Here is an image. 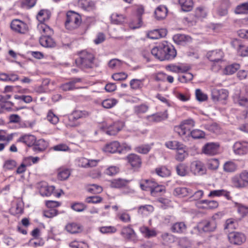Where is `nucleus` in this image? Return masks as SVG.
<instances>
[{
    "mask_svg": "<svg viewBox=\"0 0 248 248\" xmlns=\"http://www.w3.org/2000/svg\"><path fill=\"white\" fill-rule=\"evenodd\" d=\"M171 150H176L175 158L178 161H183L188 155L185 146L177 141H171Z\"/></svg>",
    "mask_w": 248,
    "mask_h": 248,
    "instance_id": "obj_6",
    "label": "nucleus"
},
{
    "mask_svg": "<svg viewBox=\"0 0 248 248\" xmlns=\"http://www.w3.org/2000/svg\"><path fill=\"white\" fill-rule=\"evenodd\" d=\"M237 211L242 217H244L248 215V206L242 204H237Z\"/></svg>",
    "mask_w": 248,
    "mask_h": 248,
    "instance_id": "obj_56",
    "label": "nucleus"
},
{
    "mask_svg": "<svg viewBox=\"0 0 248 248\" xmlns=\"http://www.w3.org/2000/svg\"><path fill=\"white\" fill-rule=\"evenodd\" d=\"M232 184L236 188H243L248 186V171H242L238 176L232 178Z\"/></svg>",
    "mask_w": 248,
    "mask_h": 248,
    "instance_id": "obj_7",
    "label": "nucleus"
},
{
    "mask_svg": "<svg viewBox=\"0 0 248 248\" xmlns=\"http://www.w3.org/2000/svg\"><path fill=\"white\" fill-rule=\"evenodd\" d=\"M148 107L145 104L137 105L134 107L135 112L137 114H141L145 113L148 109Z\"/></svg>",
    "mask_w": 248,
    "mask_h": 248,
    "instance_id": "obj_57",
    "label": "nucleus"
},
{
    "mask_svg": "<svg viewBox=\"0 0 248 248\" xmlns=\"http://www.w3.org/2000/svg\"><path fill=\"white\" fill-rule=\"evenodd\" d=\"M65 229L67 232L71 233H79L81 232V226L75 223H71L67 224Z\"/></svg>",
    "mask_w": 248,
    "mask_h": 248,
    "instance_id": "obj_35",
    "label": "nucleus"
},
{
    "mask_svg": "<svg viewBox=\"0 0 248 248\" xmlns=\"http://www.w3.org/2000/svg\"><path fill=\"white\" fill-rule=\"evenodd\" d=\"M10 27L13 31L20 34H25L29 30L28 25L18 19H13L11 21Z\"/></svg>",
    "mask_w": 248,
    "mask_h": 248,
    "instance_id": "obj_8",
    "label": "nucleus"
},
{
    "mask_svg": "<svg viewBox=\"0 0 248 248\" xmlns=\"http://www.w3.org/2000/svg\"><path fill=\"white\" fill-rule=\"evenodd\" d=\"M122 64V62L117 59L111 60L108 63V66L111 68H119Z\"/></svg>",
    "mask_w": 248,
    "mask_h": 248,
    "instance_id": "obj_62",
    "label": "nucleus"
},
{
    "mask_svg": "<svg viewBox=\"0 0 248 248\" xmlns=\"http://www.w3.org/2000/svg\"><path fill=\"white\" fill-rule=\"evenodd\" d=\"M207 166L210 170H216L219 166V161L215 158L211 159L208 160Z\"/></svg>",
    "mask_w": 248,
    "mask_h": 248,
    "instance_id": "obj_60",
    "label": "nucleus"
},
{
    "mask_svg": "<svg viewBox=\"0 0 248 248\" xmlns=\"http://www.w3.org/2000/svg\"><path fill=\"white\" fill-rule=\"evenodd\" d=\"M127 183V181L124 179H114L111 182L110 186L113 188H119L126 186Z\"/></svg>",
    "mask_w": 248,
    "mask_h": 248,
    "instance_id": "obj_43",
    "label": "nucleus"
},
{
    "mask_svg": "<svg viewBox=\"0 0 248 248\" xmlns=\"http://www.w3.org/2000/svg\"><path fill=\"white\" fill-rule=\"evenodd\" d=\"M168 10L164 6L160 5L156 8L155 11V18L157 20H162L167 16Z\"/></svg>",
    "mask_w": 248,
    "mask_h": 248,
    "instance_id": "obj_23",
    "label": "nucleus"
},
{
    "mask_svg": "<svg viewBox=\"0 0 248 248\" xmlns=\"http://www.w3.org/2000/svg\"><path fill=\"white\" fill-rule=\"evenodd\" d=\"M110 18L111 22L114 24H121L124 20V16L123 15L118 14L116 13L112 14Z\"/></svg>",
    "mask_w": 248,
    "mask_h": 248,
    "instance_id": "obj_39",
    "label": "nucleus"
},
{
    "mask_svg": "<svg viewBox=\"0 0 248 248\" xmlns=\"http://www.w3.org/2000/svg\"><path fill=\"white\" fill-rule=\"evenodd\" d=\"M189 68V66L183 65L178 66L171 65V71L178 73H184L183 75L179 76L178 78V80L182 83H185L192 79L193 75L190 73L187 72Z\"/></svg>",
    "mask_w": 248,
    "mask_h": 248,
    "instance_id": "obj_4",
    "label": "nucleus"
},
{
    "mask_svg": "<svg viewBox=\"0 0 248 248\" xmlns=\"http://www.w3.org/2000/svg\"><path fill=\"white\" fill-rule=\"evenodd\" d=\"M50 16V13L48 10H41L37 15V19L39 22H40V23H41L46 20L48 19Z\"/></svg>",
    "mask_w": 248,
    "mask_h": 248,
    "instance_id": "obj_38",
    "label": "nucleus"
},
{
    "mask_svg": "<svg viewBox=\"0 0 248 248\" xmlns=\"http://www.w3.org/2000/svg\"><path fill=\"white\" fill-rule=\"evenodd\" d=\"M46 118L48 121L53 124H56L59 121V118L50 110L48 111Z\"/></svg>",
    "mask_w": 248,
    "mask_h": 248,
    "instance_id": "obj_55",
    "label": "nucleus"
},
{
    "mask_svg": "<svg viewBox=\"0 0 248 248\" xmlns=\"http://www.w3.org/2000/svg\"><path fill=\"white\" fill-rule=\"evenodd\" d=\"M154 210V208L151 205H141L139 207L138 212L139 214L142 215H147L152 213Z\"/></svg>",
    "mask_w": 248,
    "mask_h": 248,
    "instance_id": "obj_40",
    "label": "nucleus"
},
{
    "mask_svg": "<svg viewBox=\"0 0 248 248\" xmlns=\"http://www.w3.org/2000/svg\"><path fill=\"white\" fill-rule=\"evenodd\" d=\"M140 231L141 233L147 238H150L156 235V232L155 230H150L148 227L146 226L140 227Z\"/></svg>",
    "mask_w": 248,
    "mask_h": 248,
    "instance_id": "obj_34",
    "label": "nucleus"
},
{
    "mask_svg": "<svg viewBox=\"0 0 248 248\" xmlns=\"http://www.w3.org/2000/svg\"><path fill=\"white\" fill-rule=\"evenodd\" d=\"M228 93L225 89H213L211 92V98L214 102L224 101L228 97Z\"/></svg>",
    "mask_w": 248,
    "mask_h": 248,
    "instance_id": "obj_12",
    "label": "nucleus"
},
{
    "mask_svg": "<svg viewBox=\"0 0 248 248\" xmlns=\"http://www.w3.org/2000/svg\"><path fill=\"white\" fill-rule=\"evenodd\" d=\"M58 214V211L55 208H50L44 211V216L47 218H52L56 216Z\"/></svg>",
    "mask_w": 248,
    "mask_h": 248,
    "instance_id": "obj_59",
    "label": "nucleus"
},
{
    "mask_svg": "<svg viewBox=\"0 0 248 248\" xmlns=\"http://www.w3.org/2000/svg\"><path fill=\"white\" fill-rule=\"evenodd\" d=\"M81 17L76 12L72 11L67 12L65 21V27L68 30L77 29L81 24Z\"/></svg>",
    "mask_w": 248,
    "mask_h": 248,
    "instance_id": "obj_2",
    "label": "nucleus"
},
{
    "mask_svg": "<svg viewBox=\"0 0 248 248\" xmlns=\"http://www.w3.org/2000/svg\"><path fill=\"white\" fill-rule=\"evenodd\" d=\"M121 234L127 241L135 242L137 240V235L130 225L123 227Z\"/></svg>",
    "mask_w": 248,
    "mask_h": 248,
    "instance_id": "obj_10",
    "label": "nucleus"
},
{
    "mask_svg": "<svg viewBox=\"0 0 248 248\" xmlns=\"http://www.w3.org/2000/svg\"><path fill=\"white\" fill-rule=\"evenodd\" d=\"M198 228L205 232H213L217 228V223L213 219L203 220L199 222Z\"/></svg>",
    "mask_w": 248,
    "mask_h": 248,
    "instance_id": "obj_9",
    "label": "nucleus"
},
{
    "mask_svg": "<svg viewBox=\"0 0 248 248\" xmlns=\"http://www.w3.org/2000/svg\"><path fill=\"white\" fill-rule=\"evenodd\" d=\"M228 237L231 243L237 245H241L246 239L243 233L236 232L229 233Z\"/></svg>",
    "mask_w": 248,
    "mask_h": 248,
    "instance_id": "obj_11",
    "label": "nucleus"
},
{
    "mask_svg": "<svg viewBox=\"0 0 248 248\" xmlns=\"http://www.w3.org/2000/svg\"><path fill=\"white\" fill-rule=\"evenodd\" d=\"M164 190V187L162 186L159 185L155 183V185L153 189L152 190L151 194L153 196L156 197L159 195L158 193L163 192Z\"/></svg>",
    "mask_w": 248,
    "mask_h": 248,
    "instance_id": "obj_54",
    "label": "nucleus"
},
{
    "mask_svg": "<svg viewBox=\"0 0 248 248\" xmlns=\"http://www.w3.org/2000/svg\"><path fill=\"white\" fill-rule=\"evenodd\" d=\"M233 149L235 154H246L248 153V143L245 141L236 142L233 146Z\"/></svg>",
    "mask_w": 248,
    "mask_h": 248,
    "instance_id": "obj_14",
    "label": "nucleus"
},
{
    "mask_svg": "<svg viewBox=\"0 0 248 248\" xmlns=\"http://www.w3.org/2000/svg\"><path fill=\"white\" fill-rule=\"evenodd\" d=\"M155 171L158 175L163 177L169 176L170 174V170L165 166L156 168Z\"/></svg>",
    "mask_w": 248,
    "mask_h": 248,
    "instance_id": "obj_50",
    "label": "nucleus"
},
{
    "mask_svg": "<svg viewBox=\"0 0 248 248\" xmlns=\"http://www.w3.org/2000/svg\"><path fill=\"white\" fill-rule=\"evenodd\" d=\"M47 146V143L43 139H40L34 143L32 149L35 152H42Z\"/></svg>",
    "mask_w": 248,
    "mask_h": 248,
    "instance_id": "obj_29",
    "label": "nucleus"
},
{
    "mask_svg": "<svg viewBox=\"0 0 248 248\" xmlns=\"http://www.w3.org/2000/svg\"><path fill=\"white\" fill-rule=\"evenodd\" d=\"M190 194H191L192 193L186 187H177L174 189L173 191L174 195L182 197L188 196Z\"/></svg>",
    "mask_w": 248,
    "mask_h": 248,
    "instance_id": "obj_36",
    "label": "nucleus"
},
{
    "mask_svg": "<svg viewBox=\"0 0 248 248\" xmlns=\"http://www.w3.org/2000/svg\"><path fill=\"white\" fill-rule=\"evenodd\" d=\"M18 141L22 142L28 146H33L36 141V138L35 136L31 135H24L20 137Z\"/></svg>",
    "mask_w": 248,
    "mask_h": 248,
    "instance_id": "obj_26",
    "label": "nucleus"
},
{
    "mask_svg": "<svg viewBox=\"0 0 248 248\" xmlns=\"http://www.w3.org/2000/svg\"><path fill=\"white\" fill-rule=\"evenodd\" d=\"M128 162L133 167H139L141 163L140 157L135 154H131L128 155L127 157Z\"/></svg>",
    "mask_w": 248,
    "mask_h": 248,
    "instance_id": "obj_21",
    "label": "nucleus"
},
{
    "mask_svg": "<svg viewBox=\"0 0 248 248\" xmlns=\"http://www.w3.org/2000/svg\"><path fill=\"white\" fill-rule=\"evenodd\" d=\"M206 57L211 62H218L222 61L224 53L220 49L211 50L207 53Z\"/></svg>",
    "mask_w": 248,
    "mask_h": 248,
    "instance_id": "obj_15",
    "label": "nucleus"
},
{
    "mask_svg": "<svg viewBox=\"0 0 248 248\" xmlns=\"http://www.w3.org/2000/svg\"><path fill=\"white\" fill-rule=\"evenodd\" d=\"M54 190V186H48L46 183H43L40 186L39 192L43 196H49L51 195Z\"/></svg>",
    "mask_w": 248,
    "mask_h": 248,
    "instance_id": "obj_22",
    "label": "nucleus"
},
{
    "mask_svg": "<svg viewBox=\"0 0 248 248\" xmlns=\"http://www.w3.org/2000/svg\"><path fill=\"white\" fill-rule=\"evenodd\" d=\"M195 95L196 99L200 102L204 101L207 99V95L203 93L199 89L196 90Z\"/></svg>",
    "mask_w": 248,
    "mask_h": 248,
    "instance_id": "obj_61",
    "label": "nucleus"
},
{
    "mask_svg": "<svg viewBox=\"0 0 248 248\" xmlns=\"http://www.w3.org/2000/svg\"><path fill=\"white\" fill-rule=\"evenodd\" d=\"M16 166V162L14 160L9 159L5 161L3 169L5 170H13Z\"/></svg>",
    "mask_w": 248,
    "mask_h": 248,
    "instance_id": "obj_51",
    "label": "nucleus"
},
{
    "mask_svg": "<svg viewBox=\"0 0 248 248\" xmlns=\"http://www.w3.org/2000/svg\"><path fill=\"white\" fill-rule=\"evenodd\" d=\"M167 31L166 29H155L149 31L146 34V36L151 39L155 40L165 37L167 35Z\"/></svg>",
    "mask_w": 248,
    "mask_h": 248,
    "instance_id": "obj_17",
    "label": "nucleus"
},
{
    "mask_svg": "<svg viewBox=\"0 0 248 248\" xmlns=\"http://www.w3.org/2000/svg\"><path fill=\"white\" fill-rule=\"evenodd\" d=\"M187 36L185 34H177L173 36V41L177 44L180 45L187 40Z\"/></svg>",
    "mask_w": 248,
    "mask_h": 248,
    "instance_id": "obj_52",
    "label": "nucleus"
},
{
    "mask_svg": "<svg viewBox=\"0 0 248 248\" xmlns=\"http://www.w3.org/2000/svg\"><path fill=\"white\" fill-rule=\"evenodd\" d=\"M237 169V165L232 161L226 162L223 166L224 170L226 172H232L234 171Z\"/></svg>",
    "mask_w": 248,
    "mask_h": 248,
    "instance_id": "obj_45",
    "label": "nucleus"
},
{
    "mask_svg": "<svg viewBox=\"0 0 248 248\" xmlns=\"http://www.w3.org/2000/svg\"><path fill=\"white\" fill-rule=\"evenodd\" d=\"M235 100L239 105L248 107V92L245 93H241L236 96Z\"/></svg>",
    "mask_w": 248,
    "mask_h": 248,
    "instance_id": "obj_27",
    "label": "nucleus"
},
{
    "mask_svg": "<svg viewBox=\"0 0 248 248\" xmlns=\"http://www.w3.org/2000/svg\"><path fill=\"white\" fill-rule=\"evenodd\" d=\"M117 103L115 99H107L102 102V106L105 108H110L114 106Z\"/></svg>",
    "mask_w": 248,
    "mask_h": 248,
    "instance_id": "obj_47",
    "label": "nucleus"
},
{
    "mask_svg": "<svg viewBox=\"0 0 248 248\" xmlns=\"http://www.w3.org/2000/svg\"><path fill=\"white\" fill-rule=\"evenodd\" d=\"M82 7L87 11L93 10L95 7V3L92 0H81Z\"/></svg>",
    "mask_w": 248,
    "mask_h": 248,
    "instance_id": "obj_42",
    "label": "nucleus"
},
{
    "mask_svg": "<svg viewBox=\"0 0 248 248\" xmlns=\"http://www.w3.org/2000/svg\"><path fill=\"white\" fill-rule=\"evenodd\" d=\"M240 68V65L238 63H233L227 66L224 71L225 74L232 75L234 73Z\"/></svg>",
    "mask_w": 248,
    "mask_h": 248,
    "instance_id": "obj_41",
    "label": "nucleus"
},
{
    "mask_svg": "<svg viewBox=\"0 0 248 248\" xmlns=\"http://www.w3.org/2000/svg\"><path fill=\"white\" fill-rule=\"evenodd\" d=\"M143 79H133L130 82L131 88L134 90L140 89L143 86Z\"/></svg>",
    "mask_w": 248,
    "mask_h": 248,
    "instance_id": "obj_46",
    "label": "nucleus"
},
{
    "mask_svg": "<svg viewBox=\"0 0 248 248\" xmlns=\"http://www.w3.org/2000/svg\"><path fill=\"white\" fill-rule=\"evenodd\" d=\"M155 182L152 180H143L140 183V187L143 190L149 191L150 193L153 188Z\"/></svg>",
    "mask_w": 248,
    "mask_h": 248,
    "instance_id": "obj_28",
    "label": "nucleus"
},
{
    "mask_svg": "<svg viewBox=\"0 0 248 248\" xmlns=\"http://www.w3.org/2000/svg\"><path fill=\"white\" fill-rule=\"evenodd\" d=\"M219 147L217 143L209 142L203 146L202 151L206 155H213L218 153Z\"/></svg>",
    "mask_w": 248,
    "mask_h": 248,
    "instance_id": "obj_13",
    "label": "nucleus"
},
{
    "mask_svg": "<svg viewBox=\"0 0 248 248\" xmlns=\"http://www.w3.org/2000/svg\"><path fill=\"white\" fill-rule=\"evenodd\" d=\"M186 226L183 222H176L171 226V231L179 233H184L186 231Z\"/></svg>",
    "mask_w": 248,
    "mask_h": 248,
    "instance_id": "obj_33",
    "label": "nucleus"
},
{
    "mask_svg": "<svg viewBox=\"0 0 248 248\" xmlns=\"http://www.w3.org/2000/svg\"><path fill=\"white\" fill-rule=\"evenodd\" d=\"M93 55L86 50L80 52V57L75 61L77 66L82 69L92 68L93 66Z\"/></svg>",
    "mask_w": 248,
    "mask_h": 248,
    "instance_id": "obj_3",
    "label": "nucleus"
},
{
    "mask_svg": "<svg viewBox=\"0 0 248 248\" xmlns=\"http://www.w3.org/2000/svg\"><path fill=\"white\" fill-rule=\"evenodd\" d=\"M192 127V126L187 125L186 126L185 129L182 127V124H181L179 125L174 126V131L181 137H189L191 131L190 130Z\"/></svg>",
    "mask_w": 248,
    "mask_h": 248,
    "instance_id": "obj_19",
    "label": "nucleus"
},
{
    "mask_svg": "<svg viewBox=\"0 0 248 248\" xmlns=\"http://www.w3.org/2000/svg\"><path fill=\"white\" fill-rule=\"evenodd\" d=\"M190 136L194 139H199L204 137V132L200 129H195L191 131Z\"/></svg>",
    "mask_w": 248,
    "mask_h": 248,
    "instance_id": "obj_49",
    "label": "nucleus"
},
{
    "mask_svg": "<svg viewBox=\"0 0 248 248\" xmlns=\"http://www.w3.org/2000/svg\"><path fill=\"white\" fill-rule=\"evenodd\" d=\"M70 172L68 169H64L61 170L58 175V178L60 180H65L70 176Z\"/></svg>",
    "mask_w": 248,
    "mask_h": 248,
    "instance_id": "obj_58",
    "label": "nucleus"
},
{
    "mask_svg": "<svg viewBox=\"0 0 248 248\" xmlns=\"http://www.w3.org/2000/svg\"><path fill=\"white\" fill-rule=\"evenodd\" d=\"M117 217L120 220L124 222L127 223L130 221V216L125 212L118 213Z\"/></svg>",
    "mask_w": 248,
    "mask_h": 248,
    "instance_id": "obj_63",
    "label": "nucleus"
},
{
    "mask_svg": "<svg viewBox=\"0 0 248 248\" xmlns=\"http://www.w3.org/2000/svg\"><path fill=\"white\" fill-rule=\"evenodd\" d=\"M37 29L42 35H51L53 30L47 25L42 22L38 25Z\"/></svg>",
    "mask_w": 248,
    "mask_h": 248,
    "instance_id": "obj_30",
    "label": "nucleus"
},
{
    "mask_svg": "<svg viewBox=\"0 0 248 248\" xmlns=\"http://www.w3.org/2000/svg\"><path fill=\"white\" fill-rule=\"evenodd\" d=\"M177 174L181 176H186L187 173V167L183 163H180L175 168Z\"/></svg>",
    "mask_w": 248,
    "mask_h": 248,
    "instance_id": "obj_37",
    "label": "nucleus"
},
{
    "mask_svg": "<svg viewBox=\"0 0 248 248\" xmlns=\"http://www.w3.org/2000/svg\"><path fill=\"white\" fill-rule=\"evenodd\" d=\"M71 208L76 212H82L86 208V206L81 202H75L71 205Z\"/></svg>",
    "mask_w": 248,
    "mask_h": 248,
    "instance_id": "obj_53",
    "label": "nucleus"
},
{
    "mask_svg": "<svg viewBox=\"0 0 248 248\" xmlns=\"http://www.w3.org/2000/svg\"><path fill=\"white\" fill-rule=\"evenodd\" d=\"M168 117L167 114L166 112L158 113L151 115H148L146 117V119L148 121L151 123H156L160 122Z\"/></svg>",
    "mask_w": 248,
    "mask_h": 248,
    "instance_id": "obj_20",
    "label": "nucleus"
},
{
    "mask_svg": "<svg viewBox=\"0 0 248 248\" xmlns=\"http://www.w3.org/2000/svg\"><path fill=\"white\" fill-rule=\"evenodd\" d=\"M221 196H224L227 200H230L231 198L230 196V192L224 189L212 190L210 191V193L208 195V197H209L216 196L219 197Z\"/></svg>",
    "mask_w": 248,
    "mask_h": 248,
    "instance_id": "obj_24",
    "label": "nucleus"
},
{
    "mask_svg": "<svg viewBox=\"0 0 248 248\" xmlns=\"http://www.w3.org/2000/svg\"><path fill=\"white\" fill-rule=\"evenodd\" d=\"M120 148V143L117 141H114L106 144L104 148V151L106 152L114 153L117 151L120 152L118 149Z\"/></svg>",
    "mask_w": 248,
    "mask_h": 248,
    "instance_id": "obj_25",
    "label": "nucleus"
},
{
    "mask_svg": "<svg viewBox=\"0 0 248 248\" xmlns=\"http://www.w3.org/2000/svg\"><path fill=\"white\" fill-rule=\"evenodd\" d=\"M191 170L195 174H203L206 172V168L202 162L196 160L192 162L190 165Z\"/></svg>",
    "mask_w": 248,
    "mask_h": 248,
    "instance_id": "obj_16",
    "label": "nucleus"
},
{
    "mask_svg": "<svg viewBox=\"0 0 248 248\" xmlns=\"http://www.w3.org/2000/svg\"><path fill=\"white\" fill-rule=\"evenodd\" d=\"M196 16L200 17H205L206 16L207 12L203 7H198L196 9Z\"/></svg>",
    "mask_w": 248,
    "mask_h": 248,
    "instance_id": "obj_64",
    "label": "nucleus"
},
{
    "mask_svg": "<svg viewBox=\"0 0 248 248\" xmlns=\"http://www.w3.org/2000/svg\"><path fill=\"white\" fill-rule=\"evenodd\" d=\"M170 48L167 41H163L159 46L154 47L151 50L152 54L160 61L169 60L170 55Z\"/></svg>",
    "mask_w": 248,
    "mask_h": 248,
    "instance_id": "obj_1",
    "label": "nucleus"
},
{
    "mask_svg": "<svg viewBox=\"0 0 248 248\" xmlns=\"http://www.w3.org/2000/svg\"><path fill=\"white\" fill-rule=\"evenodd\" d=\"M51 35H41L39 39L41 45L45 47H54L56 46V42L51 37Z\"/></svg>",
    "mask_w": 248,
    "mask_h": 248,
    "instance_id": "obj_18",
    "label": "nucleus"
},
{
    "mask_svg": "<svg viewBox=\"0 0 248 248\" xmlns=\"http://www.w3.org/2000/svg\"><path fill=\"white\" fill-rule=\"evenodd\" d=\"M234 12L237 14H247L248 13V3H243L237 5Z\"/></svg>",
    "mask_w": 248,
    "mask_h": 248,
    "instance_id": "obj_44",
    "label": "nucleus"
},
{
    "mask_svg": "<svg viewBox=\"0 0 248 248\" xmlns=\"http://www.w3.org/2000/svg\"><path fill=\"white\" fill-rule=\"evenodd\" d=\"M89 115V113L85 110H76L74 111L69 116L68 125L71 127H77L80 125L77 120L79 119L86 118Z\"/></svg>",
    "mask_w": 248,
    "mask_h": 248,
    "instance_id": "obj_5",
    "label": "nucleus"
},
{
    "mask_svg": "<svg viewBox=\"0 0 248 248\" xmlns=\"http://www.w3.org/2000/svg\"><path fill=\"white\" fill-rule=\"evenodd\" d=\"M179 3L182 10L184 12L190 11L193 7L192 0H179Z\"/></svg>",
    "mask_w": 248,
    "mask_h": 248,
    "instance_id": "obj_31",
    "label": "nucleus"
},
{
    "mask_svg": "<svg viewBox=\"0 0 248 248\" xmlns=\"http://www.w3.org/2000/svg\"><path fill=\"white\" fill-rule=\"evenodd\" d=\"M121 129L118 127L117 124H114L109 126L106 130V133L110 136L115 135Z\"/></svg>",
    "mask_w": 248,
    "mask_h": 248,
    "instance_id": "obj_48",
    "label": "nucleus"
},
{
    "mask_svg": "<svg viewBox=\"0 0 248 248\" xmlns=\"http://www.w3.org/2000/svg\"><path fill=\"white\" fill-rule=\"evenodd\" d=\"M144 10L143 7H139L137 9V14L138 15V23L136 25H133L132 23L130 24V28L132 29H138L141 27L142 25L141 16L144 13Z\"/></svg>",
    "mask_w": 248,
    "mask_h": 248,
    "instance_id": "obj_32",
    "label": "nucleus"
}]
</instances>
